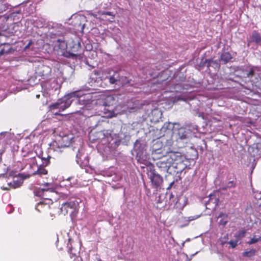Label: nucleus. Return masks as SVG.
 Wrapping results in <instances>:
<instances>
[{
	"mask_svg": "<svg viewBox=\"0 0 261 261\" xmlns=\"http://www.w3.org/2000/svg\"><path fill=\"white\" fill-rule=\"evenodd\" d=\"M52 203L51 200L49 198H46L40 202H39L36 206V210L39 212H41V208L44 207L45 208H49L50 207L49 204Z\"/></svg>",
	"mask_w": 261,
	"mask_h": 261,
	"instance_id": "15",
	"label": "nucleus"
},
{
	"mask_svg": "<svg viewBox=\"0 0 261 261\" xmlns=\"http://www.w3.org/2000/svg\"><path fill=\"white\" fill-rule=\"evenodd\" d=\"M175 155L177 158L172 161L171 170H172V173H181L185 168V165L182 162L181 155L175 152Z\"/></svg>",
	"mask_w": 261,
	"mask_h": 261,
	"instance_id": "9",
	"label": "nucleus"
},
{
	"mask_svg": "<svg viewBox=\"0 0 261 261\" xmlns=\"http://www.w3.org/2000/svg\"><path fill=\"white\" fill-rule=\"evenodd\" d=\"M228 243L231 245L232 248H234L237 246L238 241L231 240L229 242H228Z\"/></svg>",
	"mask_w": 261,
	"mask_h": 261,
	"instance_id": "27",
	"label": "nucleus"
},
{
	"mask_svg": "<svg viewBox=\"0 0 261 261\" xmlns=\"http://www.w3.org/2000/svg\"><path fill=\"white\" fill-rule=\"evenodd\" d=\"M80 101H84V110L82 115L85 117H90L97 114L103 117L112 118L115 114L113 111V105L115 101L113 96H102L97 99H92V96L90 93L85 94L82 97Z\"/></svg>",
	"mask_w": 261,
	"mask_h": 261,
	"instance_id": "1",
	"label": "nucleus"
},
{
	"mask_svg": "<svg viewBox=\"0 0 261 261\" xmlns=\"http://www.w3.org/2000/svg\"><path fill=\"white\" fill-rule=\"evenodd\" d=\"M235 184L233 181H230L228 182V184L227 185V188H231V187H235Z\"/></svg>",
	"mask_w": 261,
	"mask_h": 261,
	"instance_id": "30",
	"label": "nucleus"
},
{
	"mask_svg": "<svg viewBox=\"0 0 261 261\" xmlns=\"http://www.w3.org/2000/svg\"><path fill=\"white\" fill-rule=\"evenodd\" d=\"M219 223L220 224L225 225L226 224V221H220Z\"/></svg>",
	"mask_w": 261,
	"mask_h": 261,
	"instance_id": "38",
	"label": "nucleus"
},
{
	"mask_svg": "<svg viewBox=\"0 0 261 261\" xmlns=\"http://www.w3.org/2000/svg\"><path fill=\"white\" fill-rule=\"evenodd\" d=\"M174 184V182H172L170 183V186L168 189L171 188V187L172 186V185Z\"/></svg>",
	"mask_w": 261,
	"mask_h": 261,
	"instance_id": "42",
	"label": "nucleus"
},
{
	"mask_svg": "<svg viewBox=\"0 0 261 261\" xmlns=\"http://www.w3.org/2000/svg\"><path fill=\"white\" fill-rule=\"evenodd\" d=\"M245 231H241V232H240V236L244 237V235H245Z\"/></svg>",
	"mask_w": 261,
	"mask_h": 261,
	"instance_id": "39",
	"label": "nucleus"
},
{
	"mask_svg": "<svg viewBox=\"0 0 261 261\" xmlns=\"http://www.w3.org/2000/svg\"><path fill=\"white\" fill-rule=\"evenodd\" d=\"M187 204V198L185 197H182L178 198L176 202V205L179 208L182 209Z\"/></svg>",
	"mask_w": 261,
	"mask_h": 261,
	"instance_id": "18",
	"label": "nucleus"
},
{
	"mask_svg": "<svg viewBox=\"0 0 261 261\" xmlns=\"http://www.w3.org/2000/svg\"><path fill=\"white\" fill-rule=\"evenodd\" d=\"M97 74H96V73L95 72L94 74H92L91 75V79H92V80H94V76H96Z\"/></svg>",
	"mask_w": 261,
	"mask_h": 261,
	"instance_id": "37",
	"label": "nucleus"
},
{
	"mask_svg": "<svg viewBox=\"0 0 261 261\" xmlns=\"http://www.w3.org/2000/svg\"><path fill=\"white\" fill-rule=\"evenodd\" d=\"M232 58V57L231 55L228 51L223 50L221 54L220 57L219 59V62L220 64H226Z\"/></svg>",
	"mask_w": 261,
	"mask_h": 261,
	"instance_id": "13",
	"label": "nucleus"
},
{
	"mask_svg": "<svg viewBox=\"0 0 261 261\" xmlns=\"http://www.w3.org/2000/svg\"><path fill=\"white\" fill-rule=\"evenodd\" d=\"M259 240H261V237L257 238L255 236L252 238L248 242V244H253L257 242Z\"/></svg>",
	"mask_w": 261,
	"mask_h": 261,
	"instance_id": "24",
	"label": "nucleus"
},
{
	"mask_svg": "<svg viewBox=\"0 0 261 261\" xmlns=\"http://www.w3.org/2000/svg\"><path fill=\"white\" fill-rule=\"evenodd\" d=\"M2 179L3 180H6V178H5V177L4 176L2 177Z\"/></svg>",
	"mask_w": 261,
	"mask_h": 261,
	"instance_id": "49",
	"label": "nucleus"
},
{
	"mask_svg": "<svg viewBox=\"0 0 261 261\" xmlns=\"http://www.w3.org/2000/svg\"><path fill=\"white\" fill-rule=\"evenodd\" d=\"M75 27L76 29L83 32L86 22V17L84 15H77L74 18Z\"/></svg>",
	"mask_w": 261,
	"mask_h": 261,
	"instance_id": "10",
	"label": "nucleus"
},
{
	"mask_svg": "<svg viewBox=\"0 0 261 261\" xmlns=\"http://www.w3.org/2000/svg\"><path fill=\"white\" fill-rule=\"evenodd\" d=\"M8 53V51H5V50L4 49H2L0 50V56L3 55L5 54H7Z\"/></svg>",
	"mask_w": 261,
	"mask_h": 261,
	"instance_id": "33",
	"label": "nucleus"
},
{
	"mask_svg": "<svg viewBox=\"0 0 261 261\" xmlns=\"http://www.w3.org/2000/svg\"><path fill=\"white\" fill-rule=\"evenodd\" d=\"M150 179L152 183L156 186H160L163 181L162 177L154 170L151 172Z\"/></svg>",
	"mask_w": 261,
	"mask_h": 261,
	"instance_id": "12",
	"label": "nucleus"
},
{
	"mask_svg": "<svg viewBox=\"0 0 261 261\" xmlns=\"http://www.w3.org/2000/svg\"><path fill=\"white\" fill-rule=\"evenodd\" d=\"M59 29H60V30H63V28L62 27V25H60V26Z\"/></svg>",
	"mask_w": 261,
	"mask_h": 261,
	"instance_id": "45",
	"label": "nucleus"
},
{
	"mask_svg": "<svg viewBox=\"0 0 261 261\" xmlns=\"http://www.w3.org/2000/svg\"><path fill=\"white\" fill-rule=\"evenodd\" d=\"M43 191H45V192H52L51 190H50L49 189H42Z\"/></svg>",
	"mask_w": 261,
	"mask_h": 261,
	"instance_id": "40",
	"label": "nucleus"
},
{
	"mask_svg": "<svg viewBox=\"0 0 261 261\" xmlns=\"http://www.w3.org/2000/svg\"><path fill=\"white\" fill-rule=\"evenodd\" d=\"M4 136V140H3V142L5 143L8 144L9 141L11 139L12 136L10 133L8 132H4L0 133V140H2V136Z\"/></svg>",
	"mask_w": 261,
	"mask_h": 261,
	"instance_id": "17",
	"label": "nucleus"
},
{
	"mask_svg": "<svg viewBox=\"0 0 261 261\" xmlns=\"http://www.w3.org/2000/svg\"><path fill=\"white\" fill-rule=\"evenodd\" d=\"M8 187H2V188L3 190H8L9 189V187H10L12 186V183L11 182H8Z\"/></svg>",
	"mask_w": 261,
	"mask_h": 261,
	"instance_id": "31",
	"label": "nucleus"
},
{
	"mask_svg": "<svg viewBox=\"0 0 261 261\" xmlns=\"http://www.w3.org/2000/svg\"><path fill=\"white\" fill-rule=\"evenodd\" d=\"M256 250L255 249H252L249 251H246L243 253L244 256H247L248 257H253L255 255Z\"/></svg>",
	"mask_w": 261,
	"mask_h": 261,
	"instance_id": "21",
	"label": "nucleus"
},
{
	"mask_svg": "<svg viewBox=\"0 0 261 261\" xmlns=\"http://www.w3.org/2000/svg\"><path fill=\"white\" fill-rule=\"evenodd\" d=\"M81 48V44L80 42H78L77 44H76L73 47V50L76 51L79 50V49Z\"/></svg>",
	"mask_w": 261,
	"mask_h": 261,
	"instance_id": "28",
	"label": "nucleus"
},
{
	"mask_svg": "<svg viewBox=\"0 0 261 261\" xmlns=\"http://www.w3.org/2000/svg\"><path fill=\"white\" fill-rule=\"evenodd\" d=\"M4 136H2V140H1L2 142H3V140H4Z\"/></svg>",
	"mask_w": 261,
	"mask_h": 261,
	"instance_id": "48",
	"label": "nucleus"
},
{
	"mask_svg": "<svg viewBox=\"0 0 261 261\" xmlns=\"http://www.w3.org/2000/svg\"><path fill=\"white\" fill-rule=\"evenodd\" d=\"M88 15H90V16H93L95 18H97V14H96L95 13H93L91 12H88Z\"/></svg>",
	"mask_w": 261,
	"mask_h": 261,
	"instance_id": "32",
	"label": "nucleus"
},
{
	"mask_svg": "<svg viewBox=\"0 0 261 261\" xmlns=\"http://www.w3.org/2000/svg\"><path fill=\"white\" fill-rule=\"evenodd\" d=\"M155 1L159 2H160L161 0H155Z\"/></svg>",
	"mask_w": 261,
	"mask_h": 261,
	"instance_id": "51",
	"label": "nucleus"
},
{
	"mask_svg": "<svg viewBox=\"0 0 261 261\" xmlns=\"http://www.w3.org/2000/svg\"><path fill=\"white\" fill-rule=\"evenodd\" d=\"M164 151L165 149H163L162 148H156L153 146L152 148V154L154 155L162 154L164 156V154L166 153V152H165Z\"/></svg>",
	"mask_w": 261,
	"mask_h": 261,
	"instance_id": "20",
	"label": "nucleus"
},
{
	"mask_svg": "<svg viewBox=\"0 0 261 261\" xmlns=\"http://www.w3.org/2000/svg\"><path fill=\"white\" fill-rule=\"evenodd\" d=\"M107 15H109V16H111L112 15V13L111 12H108L106 13Z\"/></svg>",
	"mask_w": 261,
	"mask_h": 261,
	"instance_id": "41",
	"label": "nucleus"
},
{
	"mask_svg": "<svg viewBox=\"0 0 261 261\" xmlns=\"http://www.w3.org/2000/svg\"><path fill=\"white\" fill-rule=\"evenodd\" d=\"M213 199L210 198V202L211 201H213Z\"/></svg>",
	"mask_w": 261,
	"mask_h": 261,
	"instance_id": "50",
	"label": "nucleus"
},
{
	"mask_svg": "<svg viewBox=\"0 0 261 261\" xmlns=\"http://www.w3.org/2000/svg\"><path fill=\"white\" fill-rule=\"evenodd\" d=\"M55 115H59V114H58L57 112H56V113H55Z\"/></svg>",
	"mask_w": 261,
	"mask_h": 261,
	"instance_id": "52",
	"label": "nucleus"
},
{
	"mask_svg": "<svg viewBox=\"0 0 261 261\" xmlns=\"http://www.w3.org/2000/svg\"><path fill=\"white\" fill-rule=\"evenodd\" d=\"M199 217V216L195 215L193 216L190 217H182L179 220L180 222L182 223L183 224L181 225V227H184L187 226L189 223L193 220H196Z\"/></svg>",
	"mask_w": 261,
	"mask_h": 261,
	"instance_id": "16",
	"label": "nucleus"
},
{
	"mask_svg": "<svg viewBox=\"0 0 261 261\" xmlns=\"http://www.w3.org/2000/svg\"><path fill=\"white\" fill-rule=\"evenodd\" d=\"M106 79H108L111 84L124 86L126 84H130V81L123 75L121 70L109 71Z\"/></svg>",
	"mask_w": 261,
	"mask_h": 261,
	"instance_id": "7",
	"label": "nucleus"
},
{
	"mask_svg": "<svg viewBox=\"0 0 261 261\" xmlns=\"http://www.w3.org/2000/svg\"><path fill=\"white\" fill-rule=\"evenodd\" d=\"M31 44V42H30L24 48L25 49H26L27 48H28L29 47V46H30Z\"/></svg>",
	"mask_w": 261,
	"mask_h": 261,
	"instance_id": "43",
	"label": "nucleus"
},
{
	"mask_svg": "<svg viewBox=\"0 0 261 261\" xmlns=\"http://www.w3.org/2000/svg\"><path fill=\"white\" fill-rule=\"evenodd\" d=\"M162 112L161 110L159 109H154L149 115V117L151 122L153 123H156L160 121V120L162 118Z\"/></svg>",
	"mask_w": 261,
	"mask_h": 261,
	"instance_id": "11",
	"label": "nucleus"
},
{
	"mask_svg": "<svg viewBox=\"0 0 261 261\" xmlns=\"http://www.w3.org/2000/svg\"><path fill=\"white\" fill-rule=\"evenodd\" d=\"M191 132L190 129L181 127L174 128L173 130L172 139L175 140L179 147H183L187 139L190 136Z\"/></svg>",
	"mask_w": 261,
	"mask_h": 261,
	"instance_id": "5",
	"label": "nucleus"
},
{
	"mask_svg": "<svg viewBox=\"0 0 261 261\" xmlns=\"http://www.w3.org/2000/svg\"><path fill=\"white\" fill-rule=\"evenodd\" d=\"M99 261H101L100 260H99Z\"/></svg>",
	"mask_w": 261,
	"mask_h": 261,
	"instance_id": "53",
	"label": "nucleus"
},
{
	"mask_svg": "<svg viewBox=\"0 0 261 261\" xmlns=\"http://www.w3.org/2000/svg\"><path fill=\"white\" fill-rule=\"evenodd\" d=\"M47 173V171L43 167L40 166L37 171L34 174H39L40 175H45Z\"/></svg>",
	"mask_w": 261,
	"mask_h": 261,
	"instance_id": "22",
	"label": "nucleus"
},
{
	"mask_svg": "<svg viewBox=\"0 0 261 261\" xmlns=\"http://www.w3.org/2000/svg\"><path fill=\"white\" fill-rule=\"evenodd\" d=\"M82 153L80 151V149L78 148L77 149V153H76V162L77 163L79 164L80 162L81 161V156Z\"/></svg>",
	"mask_w": 261,
	"mask_h": 261,
	"instance_id": "25",
	"label": "nucleus"
},
{
	"mask_svg": "<svg viewBox=\"0 0 261 261\" xmlns=\"http://www.w3.org/2000/svg\"><path fill=\"white\" fill-rule=\"evenodd\" d=\"M258 71V68L257 67H253L251 68L247 73L246 77L251 78L255 76L256 74V71Z\"/></svg>",
	"mask_w": 261,
	"mask_h": 261,
	"instance_id": "19",
	"label": "nucleus"
},
{
	"mask_svg": "<svg viewBox=\"0 0 261 261\" xmlns=\"http://www.w3.org/2000/svg\"><path fill=\"white\" fill-rule=\"evenodd\" d=\"M74 99L76 100V98H75ZM75 101L76 100H74L73 102H72L73 103L72 107L73 109L72 111H75L76 110H80L79 108L81 107L80 105L75 104Z\"/></svg>",
	"mask_w": 261,
	"mask_h": 261,
	"instance_id": "26",
	"label": "nucleus"
},
{
	"mask_svg": "<svg viewBox=\"0 0 261 261\" xmlns=\"http://www.w3.org/2000/svg\"><path fill=\"white\" fill-rule=\"evenodd\" d=\"M85 94H82L81 91H74L65 95L62 98L58 99L57 101L49 106L50 110L54 111L55 110H59V111H64L69 107L71 104L75 100L76 98L75 104L80 105V110L71 112V114H80L82 115L83 111L84 110L85 105L84 101H80V100L82 97H84Z\"/></svg>",
	"mask_w": 261,
	"mask_h": 261,
	"instance_id": "2",
	"label": "nucleus"
},
{
	"mask_svg": "<svg viewBox=\"0 0 261 261\" xmlns=\"http://www.w3.org/2000/svg\"><path fill=\"white\" fill-rule=\"evenodd\" d=\"M5 37L4 35H0V43H1V45L5 44V43H4V42H2V41L3 40V39L4 38H5Z\"/></svg>",
	"mask_w": 261,
	"mask_h": 261,
	"instance_id": "35",
	"label": "nucleus"
},
{
	"mask_svg": "<svg viewBox=\"0 0 261 261\" xmlns=\"http://www.w3.org/2000/svg\"><path fill=\"white\" fill-rule=\"evenodd\" d=\"M254 198L256 200L255 202L259 206H261V192H255L254 193Z\"/></svg>",
	"mask_w": 261,
	"mask_h": 261,
	"instance_id": "23",
	"label": "nucleus"
},
{
	"mask_svg": "<svg viewBox=\"0 0 261 261\" xmlns=\"http://www.w3.org/2000/svg\"><path fill=\"white\" fill-rule=\"evenodd\" d=\"M248 45H249V44L252 42H255L256 44L260 43L261 42L260 35L256 31L253 32L252 35L248 38Z\"/></svg>",
	"mask_w": 261,
	"mask_h": 261,
	"instance_id": "14",
	"label": "nucleus"
},
{
	"mask_svg": "<svg viewBox=\"0 0 261 261\" xmlns=\"http://www.w3.org/2000/svg\"><path fill=\"white\" fill-rule=\"evenodd\" d=\"M134 150L136 153V159L138 162L146 165L149 158L146 151L145 143L138 140H136L134 143Z\"/></svg>",
	"mask_w": 261,
	"mask_h": 261,
	"instance_id": "6",
	"label": "nucleus"
},
{
	"mask_svg": "<svg viewBox=\"0 0 261 261\" xmlns=\"http://www.w3.org/2000/svg\"><path fill=\"white\" fill-rule=\"evenodd\" d=\"M80 198L75 197H70L66 202H63L60 208L61 213L65 215L69 213L71 216H75L79 211Z\"/></svg>",
	"mask_w": 261,
	"mask_h": 261,
	"instance_id": "3",
	"label": "nucleus"
},
{
	"mask_svg": "<svg viewBox=\"0 0 261 261\" xmlns=\"http://www.w3.org/2000/svg\"><path fill=\"white\" fill-rule=\"evenodd\" d=\"M226 243V242H222L221 244L222 245H224V244Z\"/></svg>",
	"mask_w": 261,
	"mask_h": 261,
	"instance_id": "47",
	"label": "nucleus"
},
{
	"mask_svg": "<svg viewBox=\"0 0 261 261\" xmlns=\"http://www.w3.org/2000/svg\"><path fill=\"white\" fill-rule=\"evenodd\" d=\"M176 158L175 152H169L167 155L156 163L159 171L162 174L167 173L172 174V170H171V166L173 163L172 161L176 160Z\"/></svg>",
	"mask_w": 261,
	"mask_h": 261,
	"instance_id": "4",
	"label": "nucleus"
},
{
	"mask_svg": "<svg viewBox=\"0 0 261 261\" xmlns=\"http://www.w3.org/2000/svg\"><path fill=\"white\" fill-rule=\"evenodd\" d=\"M69 252H70V254H72L74 256H76L77 253V251L76 250L73 251L71 248V247H69Z\"/></svg>",
	"mask_w": 261,
	"mask_h": 261,
	"instance_id": "29",
	"label": "nucleus"
},
{
	"mask_svg": "<svg viewBox=\"0 0 261 261\" xmlns=\"http://www.w3.org/2000/svg\"><path fill=\"white\" fill-rule=\"evenodd\" d=\"M61 31L54 32V31L50 32V35L51 38L53 36H57V38H55L56 40L53 41L55 47L58 48L61 50H65L67 47V42L64 36H60L59 35L61 33Z\"/></svg>",
	"mask_w": 261,
	"mask_h": 261,
	"instance_id": "8",
	"label": "nucleus"
},
{
	"mask_svg": "<svg viewBox=\"0 0 261 261\" xmlns=\"http://www.w3.org/2000/svg\"><path fill=\"white\" fill-rule=\"evenodd\" d=\"M206 61L208 63L207 66H210L211 65V63L213 62V61L211 60H206Z\"/></svg>",
	"mask_w": 261,
	"mask_h": 261,
	"instance_id": "36",
	"label": "nucleus"
},
{
	"mask_svg": "<svg viewBox=\"0 0 261 261\" xmlns=\"http://www.w3.org/2000/svg\"><path fill=\"white\" fill-rule=\"evenodd\" d=\"M44 162H43V164H44L45 166L47 165L49 163V159H44Z\"/></svg>",
	"mask_w": 261,
	"mask_h": 261,
	"instance_id": "34",
	"label": "nucleus"
},
{
	"mask_svg": "<svg viewBox=\"0 0 261 261\" xmlns=\"http://www.w3.org/2000/svg\"><path fill=\"white\" fill-rule=\"evenodd\" d=\"M36 97H37V98H39V97H40V95H36Z\"/></svg>",
	"mask_w": 261,
	"mask_h": 261,
	"instance_id": "46",
	"label": "nucleus"
},
{
	"mask_svg": "<svg viewBox=\"0 0 261 261\" xmlns=\"http://www.w3.org/2000/svg\"><path fill=\"white\" fill-rule=\"evenodd\" d=\"M217 201H218V199H217V198H215V199H214V203H216V202H217Z\"/></svg>",
	"mask_w": 261,
	"mask_h": 261,
	"instance_id": "44",
	"label": "nucleus"
}]
</instances>
